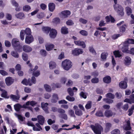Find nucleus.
<instances>
[{"instance_id":"f8f14e48","label":"nucleus","mask_w":134,"mask_h":134,"mask_svg":"<svg viewBox=\"0 0 134 134\" xmlns=\"http://www.w3.org/2000/svg\"><path fill=\"white\" fill-rule=\"evenodd\" d=\"M14 80L12 77H8L5 79L6 84L8 86H10L14 82Z\"/></svg>"},{"instance_id":"72a5a7b5","label":"nucleus","mask_w":134,"mask_h":134,"mask_svg":"<svg viewBox=\"0 0 134 134\" xmlns=\"http://www.w3.org/2000/svg\"><path fill=\"white\" fill-rule=\"evenodd\" d=\"M128 49L129 47L128 45H124L122 47V51L124 53H126L129 54V50Z\"/></svg>"},{"instance_id":"774afa93","label":"nucleus","mask_w":134,"mask_h":134,"mask_svg":"<svg viewBox=\"0 0 134 134\" xmlns=\"http://www.w3.org/2000/svg\"><path fill=\"white\" fill-rule=\"evenodd\" d=\"M89 50L90 52L93 53H94L96 54L95 51L94 50L93 46H90L89 47Z\"/></svg>"},{"instance_id":"6e6d98bb","label":"nucleus","mask_w":134,"mask_h":134,"mask_svg":"<svg viewBox=\"0 0 134 134\" xmlns=\"http://www.w3.org/2000/svg\"><path fill=\"white\" fill-rule=\"evenodd\" d=\"M11 55L14 57L16 58H18L19 57V55L17 52L14 51H12L11 52Z\"/></svg>"},{"instance_id":"e2e57ef3","label":"nucleus","mask_w":134,"mask_h":134,"mask_svg":"<svg viewBox=\"0 0 134 134\" xmlns=\"http://www.w3.org/2000/svg\"><path fill=\"white\" fill-rule=\"evenodd\" d=\"M16 116L18 118V119L21 121H23L24 119H25V117H23L21 115H20L16 114Z\"/></svg>"},{"instance_id":"0e129e2a","label":"nucleus","mask_w":134,"mask_h":134,"mask_svg":"<svg viewBox=\"0 0 134 134\" xmlns=\"http://www.w3.org/2000/svg\"><path fill=\"white\" fill-rule=\"evenodd\" d=\"M99 74L97 70H96L92 73L91 75L94 77H96L98 76Z\"/></svg>"},{"instance_id":"603ef678","label":"nucleus","mask_w":134,"mask_h":134,"mask_svg":"<svg viewBox=\"0 0 134 134\" xmlns=\"http://www.w3.org/2000/svg\"><path fill=\"white\" fill-rule=\"evenodd\" d=\"M91 82L94 83H97L99 82V79L98 78L94 77L91 80Z\"/></svg>"},{"instance_id":"473e14b6","label":"nucleus","mask_w":134,"mask_h":134,"mask_svg":"<svg viewBox=\"0 0 134 134\" xmlns=\"http://www.w3.org/2000/svg\"><path fill=\"white\" fill-rule=\"evenodd\" d=\"M61 32L63 34H68V28L65 26L62 27L61 29Z\"/></svg>"},{"instance_id":"6e6552de","label":"nucleus","mask_w":134,"mask_h":134,"mask_svg":"<svg viewBox=\"0 0 134 134\" xmlns=\"http://www.w3.org/2000/svg\"><path fill=\"white\" fill-rule=\"evenodd\" d=\"M124 102L130 104L134 103V94H132L130 96V99L127 98L125 99Z\"/></svg>"},{"instance_id":"f03ea898","label":"nucleus","mask_w":134,"mask_h":134,"mask_svg":"<svg viewBox=\"0 0 134 134\" xmlns=\"http://www.w3.org/2000/svg\"><path fill=\"white\" fill-rule=\"evenodd\" d=\"M90 127L96 134H101L103 130V128L100 124H96L95 125H91Z\"/></svg>"},{"instance_id":"4d7b16f0","label":"nucleus","mask_w":134,"mask_h":134,"mask_svg":"<svg viewBox=\"0 0 134 134\" xmlns=\"http://www.w3.org/2000/svg\"><path fill=\"white\" fill-rule=\"evenodd\" d=\"M66 24L69 26H72L74 24V23L73 21L70 19L66 21Z\"/></svg>"},{"instance_id":"f704fd0d","label":"nucleus","mask_w":134,"mask_h":134,"mask_svg":"<svg viewBox=\"0 0 134 134\" xmlns=\"http://www.w3.org/2000/svg\"><path fill=\"white\" fill-rule=\"evenodd\" d=\"M1 96L3 98L7 99H8L9 97V96H8L7 92L5 90H4L2 93L1 94Z\"/></svg>"},{"instance_id":"864d4df0","label":"nucleus","mask_w":134,"mask_h":134,"mask_svg":"<svg viewBox=\"0 0 134 134\" xmlns=\"http://www.w3.org/2000/svg\"><path fill=\"white\" fill-rule=\"evenodd\" d=\"M67 91L69 94L71 96H74V93L72 89L70 87L68 88L67 89Z\"/></svg>"},{"instance_id":"aec40b11","label":"nucleus","mask_w":134,"mask_h":134,"mask_svg":"<svg viewBox=\"0 0 134 134\" xmlns=\"http://www.w3.org/2000/svg\"><path fill=\"white\" fill-rule=\"evenodd\" d=\"M15 16L17 18L20 19H23L25 17V14L23 12H20L19 13L15 14Z\"/></svg>"},{"instance_id":"bb28decb","label":"nucleus","mask_w":134,"mask_h":134,"mask_svg":"<svg viewBox=\"0 0 134 134\" xmlns=\"http://www.w3.org/2000/svg\"><path fill=\"white\" fill-rule=\"evenodd\" d=\"M51 30V28L49 27L44 26L42 28L43 31L46 34H48L50 32Z\"/></svg>"},{"instance_id":"37998d69","label":"nucleus","mask_w":134,"mask_h":134,"mask_svg":"<svg viewBox=\"0 0 134 134\" xmlns=\"http://www.w3.org/2000/svg\"><path fill=\"white\" fill-rule=\"evenodd\" d=\"M22 58L25 61H26L28 59V55L27 54L25 53H23L22 54Z\"/></svg>"},{"instance_id":"09e8293b","label":"nucleus","mask_w":134,"mask_h":134,"mask_svg":"<svg viewBox=\"0 0 134 134\" xmlns=\"http://www.w3.org/2000/svg\"><path fill=\"white\" fill-rule=\"evenodd\" d=\"M75 114L78 116H81L82 114V111L80 109L76 110L75 111Z\"/></svg>"},{"instance_id":"6ab92c4d","label":"nucleus","mask_w":134,"mask_h":134,"mask_svg":"<svg viewBox=\"0 0 134 134\" xmlns=\"http://www.w3.org/2000/svg\"><path fill=\"white\" fill-rule=\"evenodd\" d=\"M54 46V45L52 44H46L45 46L46 50L48 51L52 50Z\"/></svg>"},{"instance_id":"393cba45","label":"nucleus","mask_w":134,"mask_h":134,"mask_svg":"<svg viewBox=\"0 0 134 134\" xmlns=\"http://www.w3.org/2000/svg\"><path fill=\"white\" fill-rule=\"evenodd\" d=\"M58 99V95L54 94L52 96V98L51 100V102L53 103H55L57 102Z\"/></svg>"},{"instance_id":"dca6fc26","label":"nucleus","mask_w":134,"mask_h":134,"mask_svg":"<svg viewBox=\"0 0 134 134\" xmlns=\"http://www.w3.org/2000/svg\"><path fill=\"white\" fill-rule=\"evenodd\" d=\"M119 85L120 88L122 89H125L127 87V83L124 81L119 82Z\"/></svg>"},{"instance_id":"9d476101","label":"nucleus","mask_w":134,"mask_h":134,"mask_svg":"<svg viewBox=\"0 0 134 134\" xmlns=\"http://www.w3.org/2000/svg\"><path fill=\"white\" fill-rule=\"evenodd\" d=\"M11 2L13 5L15 7V10L16 11H19L21 10V7L19 6L18 4L15 0H12Z\"/></svg>"},{"instance_id":"c9c22d12","label":"nucleus","mask_w":134,"mask_h":134,"mask_svg":"<svg viewBox=\"0 0 134 134\" xmlns=\"http://www.w3.org/2000/svg\"><path fill=\"white\" fill-rule=\"evenodd\" d=\"M126 124L127 125L125 128L124 130L126 131L130 130L131 127V126L130 121L129 120H127L126 122Z\"/></svg>"},{"instance_id":"e433bc0d","label":"nucleus","mask_w":134,"mask_h":134,"mask_svg":"<svg viewBox=\"0 0 134 134\" xmlns=\"http://www.w3.org/2000/svg\"><path fill=\"white\" fill-rule=\"evenodd\" d=\"M14 107L15 111L18 112L19 111L21 108V105L19 103H18L14 105Z\"/></svg>"},{"instance_id":"a19ab883","label":"nucleus","mask_w":134,"mask_h":134,"mask_svg":"<svg viewBox=\"0 0 134 134\" xmlns=\"http://www.w3.org/2000/svg\"><path fill=\"white\" fill-rule=\"evenodd\" d=\"M31 9V8L30 6L27 5L24 6L23 8V10L26 12H28Z\"/></svg>"},{"instance_id":"4c0bfd02","label":"nucleus","mask_w":134,"mask_h":134,"mask_svg":"<svg viewBox=\"0 0 134 134\" xmlns=\"http://www.w3.org/2000/svg\"><path fill=\"white\" fill-rule=\"evenodd\" d=\"M32 72H33L31 73L32 74V75L34 77H37L40 74V71L39 70L33 71Z\"/></svg>"},{"instance_id":"b1692460","label":"nucleus","mask_w":134,"mask_h":134,"mask_svg":"<svg viewBox=\"0 0 134 134\" xmlns=\"http://www.w3.org/2000/svg\"><path fill=\"white\" fill-rule=\"evenodd\" d=\"M48 6L49 10L51 12H53L55 8V4L52 3H50L48 4Z\"/></svg>"},{"instance_id":"f3484780","label":"nucleus","mask_w":134,"mask_h":134,"mask_svg":"<svg viewBox=\"0 0 134 134\" xmlns=\"http://www.w3.org/2000/svg\"><path fill=\"white\" fill-rule=\"evenodd\" d=\"M103 80L104 83L109 84L111 82V78L110 76L107 75L103 78Z\"/></svg>"},{"instance_id":"69168bd1","label":"nucleus","mask_w":134,"mask_h":134,"mask_svg":"<svg viewBox=\"0 0 134 134\" xmlns=\"http://www.w3.org/2000/svg\"><path fill=\"white\" fill-rule=\"evenodd\" d=\"M124 9H122V10H119L116 11L119 15L122 16H124Z\"/></svg>"},{"instance_id":"c03bdc74","label":"nucleus","mask_w":134,"mask_h":134,"mask_svg":"<svg viewBox=\"0 0 134 134\" xmlns=\"http://www.w3.org/2000/svg\"><path fill=\"white\" fill-rule=\"evenodd\" d=\"M106 97L107 98H108L113 99L114 98V95L111 93H108L106 95Z\"/></svg>"},{"instance_id":"2f4dec72","label":"nucleus","mask_w":134,"mask_h":134,"mask_svg":"<svg viewBox=\"0 0 134 134\" xmlns=\"http://www.w3.org/2000/svg\"><path fill=\"white\" fill-rule=\"evenodd\" d=\"M113 53L116 58H120L122 56V54H121L119 50L114 51L113 52Z\"/></svg>"},{"instance_id":"423d86ee","label":"nucleus","mask_w":134,"mask_h":134,"mask_svg":"<svg viewBox=\"0 0 134 134\" xmlns=\"http://www.w3.org/2000/svg\"><path fill=\"white\" fill-rule=\"evenodd\" d=\"M83 52V49L81 48H75L72 50V54L74 55L77 56Z\"/></svg>"},{"instance_id":"338daca9","label":"nucleus","mask_w":134,"mask_h":134,"mask_svg":"<svg viewBox=\"0 0 134 134\" xmlns=\"http://www.w3.org/2000/svg\"><path fill=\"white\" fill-rule=\"evenodd\" d=\"M124 3L125 5H129L131 4L132 2H131V0H126Z\"/></svg>"},{"instance_id":"412c9836","label":"nucleus","mask_w":134,"mask_h":134,"mask_svg":"<svg viewBox=\"0 0 134 134\" xmlns=\"http://www.w3.org/2000/svg\"><path fill=\"white\" fill-rule=\"evenodd\" d=\"M131 59L130 57L128 56L125 57L124 60V64L126 66L130 65L131 63Z\"/></svg>"},{"instance_id":"79ce46f5","label":"nucleus","mask_w":134,"mask_h":134,"mask_svg":"<svg viewBox=\"0 0 134 134\" xmlns=\"http://www.w3.org/2000/svg\"><path fill=\"white\" fill-rule=\"evenodd\" d=\"M126 26L125 24L121 26L120 27L119 30L120 32L123 33L125 32L126 30Z\"/></svg>"},{"instance_id":"4be33fe9","label":"nucleus","mask_w":134,"mask_h":134,"mask_svg":"<svg viewBox=\"0 0 134 134\" xmlns=\"http://www.w3.org/2000/svg\"><path fill=\"white\" fill-rule=\"evenodd\" d=\"M113 114L112 111L110 110H106L104 112V115L107 117H109L111 116Z\"/></svg>"},{"instance_id":"49530a36","label":"nucleus","mask_w":134,"mask_h":134,"mask_svg":"<svg viewBox=\"0 0 134 134\" xmlns=\"http://www.w3.org/2000/svg\"><path fill=\"white\" fill-rule=\"evenodd\" d=\"M44 87L46 90L48 92H50L52 90L50 86L47 84H45L44 85Z\"/></svg>"},{"instance_id":"5701e85b","label":"nucleus","mask_w":134,"mask_h":134,"mask_svg":"<svg viewBox=\"0 0 134 134\" xmlns=\"http://www.w3.org/2000/svg\"><path fill=\"white\" fill-rule=\"evenodd\" d=\"M111 126L112 124L110 123L107 122L105 124V127L104 129L105 132L107 133L109 132Z\"/></svg>"},{"instance_id":"3c124183","label":"nucleus","mask_w":134,"mask_h":134,"mask_svg":"<svg viewBox=\"0 0 134 134\" xmlns=\"http://www.w3.org/2000/svg\"><path fill=\"white\" fill-rule=\"evenodd\" d=\"M52 22L56 24H58L60 22V20L59 18H55L53 19Z\"/></svg>"},{"instance_id":"1a4fd4ad","label":"nucleus","mask_w":134,"mask_h":134,"mask_svg":"<svg viewBox=\"0 0 134 134\" xmlns=\"http://www.w3.org/2000/svg\"><path fill=\"white\" fill-rule=\"evenodd\" d=\"M57 32V31L55 29H51L49 34V36L51 38H54L56 36Z\"/></svg>"},{"instance_id":"cd10ccee","label":"nucleus","mask_w":134,"mask_h":134,"mask_svg":"<svg viewBox=\"0 0 134 134\" xmlns=\"http://www.w3.org/2000/svg\"><path fill=\"white\" fill-rule=\"evenodd\" d=\"M113 7L115 10L117 11L119 10H122L124 9L120 5L117 4V5H114Z\"/></svg>"},{"instance_id":"5fc2aeb1","label":"nucleus","mask_w":134,"mask_h":134,"mask_svg":"<svg viewBox=\"0 0 134 134\" xmlns=\"http://www.w3.org/2000/svg\"><path fill=\"white\" fill-rule=\"evenodd\" d=\"M40 54L43 56L45 57L47 54V52L45 50L41 49L40 51Z\"/></svg>"},{"instance_id":"c756f323","label":"nucleus","mask_w":134,"mask_h":134,"mask_svg":"<svg viewBox=\"0 0 134 134\" xmlns=\"http://www.w3.org/2000/svg\"><path fill=\"white\" fill-rule=\"evenodd\" d=\"M10 99H12L14 101L19 100L20 97L19 96H17L13 94H11L10 97Z\"/></svg>"},{"instance_id":"8fccbe9b","label":"nucleus","mask_w":134,"mask_h":134,"mask_svg":"<svg viewBox=\"0 0 134 134\" xmlns=\"http://www.w3.org/2000/svg\"><path fill=\"white\" fill-rule=\"evenodd\" d=\"M95 115L98 117H103V115L102 111L99 110L97 111L95 114Z\"/></svg>"},{"instance_id":"de8ad7c7","label":"nucleus","mask_w":134,"mask_h":134,"mask_svg":"<svg viewBox=\"0 0 134 134\" xmlns=\"http://www.w3.org/2000/svg\"><path fill=\"white\" fill-rule=\"evenodd\" d=\"M125 42L128 44H134V40L132 38H128Z\"/></svg>"},{"instance_id":"9b49d317","label":"nucleus","mask_w":134,"mask_h":134,"mask_svg":"<svg viewBox=\"0 0 134 134\" xmlns=\"http://www.w3.org/2000/svg\"><path fill=\"white\" fill-rule=\"evenodd\" d=\"M74 43L77 45L81 46L83 48H85L86 45L85 42L83 41H81L80 40L77 41H74Z\"/></svg>"},{"instance_id":"39448f33","label":"nucleus","mask_w":134,"mask_h":134,"mask_svg":"<svg viewBox=\"0 0 134 134\" xmlns=\"http://www.w3.org/2000/svg\"><path fill=\"white\" fill-rule=\"evenodd\" d=\"M126 13L128 16L131 15V18L132 20H131V24H134V15L133 14H131L132 12V10L129 7H127L125 8Z\"/></svg>"},{"instance_id":"a878e982","label":"nucleus","mask_w":134,"mask_h":134,"mask_svg":"<svg viewBox=\"0 0 134 134\" xmlns=\"http://www.w3.org/2000/svg\"><path fill=\"white\" fill-rule=\"evenodd\" d=\"M41 105V107L46 112L48 111V104L47 103H43V102H42Z\"/></svg>"},{"instance_id":"f257e3e1","label":"nucleus","mask_w":134,"mask_h":134,"mask_svg":"<svg viewBox=\"0 0 134 134\" xmlns=\"http://www.w3.org/2000/svg\"><path fill=\"white\" fill-rule=\"evenodd\" d=\"M12 44L14 49L16 51L18 52L22 51V46L20 44V42L18 39H13L12 41Z\"/></svg>"},{"instance_id":"0eeeda50","label":"nucleus","mask_w":134,"mask_h":134,"mask_svg":"<svg viewBox=\"0 0 134 134\" xmlns=\"http://www.w3.org/2000/svg\"><path fill=\"white\" fill-rule=\"evenodd\" d=\"M34 41V38L32 35L26 36L25 40V42L26 44H30Z\"/></svg>"},{"instance_id":"20e7f679","label":"nucleus","mask_w":134,"mask_h":134,"mask_svg":"<svg viewBox=\"0 0 134 134\" xmlns=\"http://www.w3.org/2000/svg\"><path fill=\"white\" fill-rule=\"evenodd\" d=\"M31 29L29 28H27L25 30H22L20 32V37L21 39L23 41L24 40L25 34L27 36H30L31 35Z\"/></svg>"},{"instance_id":"680f3d73","label":"nucleus","mask_w":134,"mask_h":134,"mask_svg":"<svg viewBox=\"0 0 134 134\" xmlns=\"http://www.w3.org/2000/svg\"><path fill=\"white\" fill-rule=\"evenodd\" d=\"M68 113L71 116L75 118V116L74 113V111L73 110L71 109L69 110L68 111Z\"/></svg>"},{"instance_id":"a211bd4d","label":"nucleus","mask_w":134,"mask_h":134,"mask_svg":"<svg viewBox=\"0 0 134 134\" xmlns=\"http://www.w3.org/2000/svg\"><path fill=\"white\" fill-rule=\"evenodd\" d=\"M37 118L38 123L41 125H43L45 120V119L44 117L41 115H39L37 116Z\"/></svg>"},{"instance_id":"a18cd8bd","label":"nucleus","mask_w":134,"mask_h":134,"mask_svg":"<svg viewBox=\"0 0 134 134\" xmlns=\"http://www.w3.org/2000/svg\"><path fill=\"white\" fill-rule=\"evenodd\" d=\"M92 102L91 101H88L87 104L85 105V108L87 109H90L91 108Z\"/></svg>"},{"instance_id":"58836bf2","label":"nucleus","mask_w":134,"mask_h":134,"mask_svg":"<svg viewBox=\"0 0 134 134\" xmlns=\"http://www.w3.org/2000/svg\"><path fill=\"white\" fill-rule=\"evenodd\" d=\"M59 116L60 118L64 119L65 120H67L68 119L67 115L65 113L60 114L59 115Z\"/></svg>"},{"instance_id":"052dcab7","label":"nucleus","mask_w":134,"mask_h":134,"mask_svg":"<svg viewBox=\"0 0 134 134\" xmlns=\"http://www.w3.org/2000/svg\"><path fill=\"white\" fill-rule=\"evenodd\" d=\"M38 68V67L37 65H36L34 69L30 68L28 72L29 74H31V73L33 71H36Z\"/></svg>"},{"instance_id":"bf43d9fd","label":"nucleus","mask_w":134,"mask_h":134,"mask_svg":"<svg viewBox=\"0 0 134 134\" xmlns=\"http://www.w3.org/2000/svg\"><path fill=\"white\" fill-rule=\"evenodd\" d=\"M66 99L68 100L70 102H73L75 100V98L73 97H70L68 95L66 97Z\"/></svg>"},{"instance_id":"c85d7f7f","label":"nucleus","mask_w":134,"mask_h":134,"mask_svg":"<svg viewBox=\"0 0 134 134\" xmlns=\"http://www.w3.org/2000/svg\"><path fill=\"white\" fill-rule=\"evenodd\" d=\"M49 67L50 69H53L56 66V63L53 61H51L49 63Z\"/></svg>"},{"instance_id":"ea45409f","label":"nucleus","mask_w":134,"mask_h":134,"mask_svg":"<svg viewBox=\"0 0 134 134\" xmlns=\"http://www.w3.org/2000/svg\"><path fill=\"white\" fill-rule=\"evenodd\" d=\"M103 101L105 102L106 103L110 104L113 102V100L108 98L103 99Z\"/></svg>"},{"instance_id":"ddd939ff","label":"nucleus","mask_w":134,"mask_h":134,"mask_svg":"<svg viewBox=\"0 0 134 134\" xmlns=\"http://www.w3.org/2000/svg\"><path fill=\"white\" fill-rule=\"evenodd\" d=\"M21 83L26 86L29 85L30 86H31L32 85L30 78H29L27 80L26 79H24L22 81Z\"/></svg>"},{"instance_id":"4468645a","label":"nucleus","mask_w":134,"mask_h":134,"mask_svg":"<svg viewBox=\"0 0 134 134\" xmlns=\"http://www.w3.org/2000/svg\"><path fill=\"white\" fill-rule=\"evenodd\" d=\"M26 52H29L32 50V48L27 45H24L22 47V50Z\"/></svg>"},{"instance_id":"13d9d810","label":"nucleus","mask_w":134,"mask_h":134,"mask_svg":"<svg viewBox=\"0 0 134 134\" xmlns=\"http://www.w3.org/2000/svg\"><path fill=\"white\" fill-rule=\"evenodd\" d=\"M79 33L81 35L83 36H87L88 35L87 32L84 30H82L80 31Z\"/></svg>"},{"instance_id":"7ed1b4c3","label":"nucleus","mask_w":134,"mask_h":134,"mask_svg":"<svg viewBox=\"0 0 134 134\" xmlns=\"http://www.w3.org/2000/svg\"><path fill=\"white\" fill-rule=\"evenodd\" d=\"M62 66L64 70H68L72 67V63L69 60L66 59L62 61Z\"/></svg>"},{"instance_id":"2eb2a0df","label":"nucleus","mask_w":134,"mask_h":134,"mask_svg":"<svg viewBox=\"0 0 134 134\" xmlns=\"http://www.w3.org/2000/svg\"><path fill=\"white\" fill-rule=\"evenodd\" d=\"M62 16L64 18H68L71 14V12L69 10H65L61 12Z\"/></svg>"},{"instance_id":"7c9ffc66","label":"nucleus","mask_w":134,"mask_h":134,"mask_svg":"<svg viewBox=\"0 0 134 134\" xmlns=\"http://www.w3.org/2000/svg\"><path fill=\"white\" fill-rule=\"evenodd\" d=\"M108 55V54L107 52H102L101 54V58L103 60H106Z\"/></svg>"}]
</instances>
